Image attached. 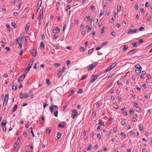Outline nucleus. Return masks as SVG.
I'll use <instances>...</instances> for the list:
<instances>
[{"mask_svg":"<svg viewBox=\"0 0 152 152\" xmlns=\"http://www.w3.org/2000/svg\"><path fill=\"white\" fill-rule=\"evenodd\" d=\"M98 64V62H94V64H91V66L88 68V71L93 70L94 68L97 66Z\"/></svg>","mask_w":152,"mask_h":152,"instance_id":"f257e3e1","label":"nucleus"},{"mask_svg":"<svg viewBox=\"0 0 152 152\" xmlns=\"http://www.w3.org/2000/svg\"><path fill=\"white\" fill-rule=\"evenodd\" d=\"M78 112L75 109L73 110L72 111V116L73 119H74L75 117L78 114Z\"/></svg>","mask_w":152,"mask_h":152,"instance_id":"f03ea898","label":"nucleus"},{"mask_svg":"<svg viewBox=\"0 0 152 152\" xmlns=\"http://www.w3.org/2000/svg\"><path fill=\"white\" fill-rule=\"evenodd\" d=\"M60 31L59 28L58 27H54L53 30V32L54 34H57Z\"/></svg>","mask_w":152,"mask_h":152,"instance_id":"7ed1b4c3","label":"nucleus"},{"mask_svg":"<svg viewBox=\"0 0 152 152\" xmlns=\"http://www.w3.org/2000/svg\"><path fill=\"white\" fill-rule=\"evenodd\" d=\"M116 65V62H114L107 69H106L105 72H107L112 69Z\"/></svg>","mask_w":152,"mask_h":152,"instance_id":"20e7f679","label":"nucleus"},{"mask_svg":"<svg viewBox=\"0 0 152 152\" xmlns=\"http://www.w3.org/2000/svg\"><path fill=\"white\" fill-rule=\"evenodd\" d=\"M92 76V77L90 81V83H92L95 81L97 79V77L96 75H93Z\"/></svg>","mask_w":152,"mask_h":152,"instance_id":"39448f33","label":"nucleus"},{"mask_svg":"<svg viewBox=\"0 0 152 152\" xmlns=\"http://www.w3.org/2000/svg\"><path fill=\"white\" fill-rule=\"evenodd\" d=\"M137 52L135 51V49H133L130 51L129 53V54L130 55H132L135 53H136Z\"/></svg>","mask_w":152,"mask_h":152,"instance_id":"423d86ee","label":"nucleus"},{"mask_svg":"<svg viewBox=\"0 0 152 152\" xmlns=\"http://www.w3.org/2000/svg\"><path fill=\"white\" fill-rule=\"evenodd\" d=\"M45 46V45L44 43L42 42L40 44V49L41 50H43Z\"/></svg>","mask_w":152,"mask_h":152,"instance_id":"0eeeda50","label":"nucleus"},{"mask_svg":"<svg viewBox=\"0 0 152 152\" xmlns=\"http://www.w3.org/2000/svg\"><path fill=\"white\" fill-rule=\"evenodd\" d=\"M61 133L60 132H57V138L58 139H59L61 138Z\"/></svg>","mask_w":152,"mask_h":152,"instance_id":"6e6552de","label":"nucleus"},{"mask_svg":"<svg viewBox=\"0 0 152 152\" xmlns=\"http://www.w3.org/2000/svg\"><path fill=\"white\" fill-rule=\"evenodd\" d=\"M147 19L148 21H150L151 19V16L150 14H147L146 15Z\"/></svg>","mask_w":152,"mask_h":152,"instance_id":"1a4fd4ad","label":"nucleus"},{"mask_svg":"<svg viewBox=\"0 0 152 152\" xmlns=\"http://www.w3.org/2000/svg\"><path fill=\"white\" fill-rule=\"evenodd\" d=\"M30 23H27L26 24V28H25V31H28V29L29 26H30Z\"/></svg>","mask_w":152,"mask_h":152,"instance_id":"9d476101","label":"nucleus"},{"mask_svg":"<svg viewBox=\"0 0 152 152\" xmlns=\"http://www.w3.org/2000/svg\"><path fill=\"white\" fill-rule=\"evenodd\" d=\"M8 100L7 99H4V103L3 105V107L5 106L7 103Z\"/></svg>","mask_w":152,"mask_h":152,"instance_id":"9b49d317","label":"nucleus"},{"mask_svg":"<svg viewBox=\"0 0 152 152\" xmlns=\"http://www.w3.org/2000/svg\"><path fill=\"white\" fill-rule=\"evenodd\" d=\"M17 85L16 83H15L12 86V89L14 91H15L17 89Z\"/></svg>","mask_w":152,"mask_h":152,"instance_id":"f8f14e48","label":"nucleus"},{"mask_svg":"<svg viewBox=\"0 0 152 152\" xmlns=\"http://www.w3.org/2000/svg\"><path fill=\"white\" fill-rule=\"evenodd\" d=\"M51 107H52L53 108V109H54L56 110H57L58 109V108L57 106L53 105V104H52L51 105Z\"/></svg>","mask_w":152,"mask_h":152,"instance_id":"ddd939ff","label":"nucleus"},{"mask_svg":"<svg viewBox=\"0 0 152 152\" xmlns=\"http://www.w3.org/2000/svg\"><path fill=\"white\" fill-rule=\"evenodd\" d=\"M6 124V122L5 121H3L1 124V126L2 127L5 126Z\"/></svg>","mask_w":152,"mask_h":152,"instance_id":"4468645a","label":"nucleus"},{"mask_svg":"<svg viewBox=\"0 0 152 152\" xmlns=\"http://www.w3.org/2000/svg\"><path fill=\"white\" fill-rule=\"evenodd\" d=\"M117 10L118 12H120L121 11V7L120 5H118L117 7Z\"/></svg>","mask_w":152,"mask_h":152,"instance_id":"2eb2a0df","label":"nucleus"},{"mask_svg":"<svg viewBox=\"0 0 152 152\" xmlns=\"http://www.w3.org/2000/svg\"><path fill=\"white\" fill-rule=\"evenodd\" d=\"M42 3V1L41 0H39L38 2L37 7H39L41 6Z\"/></svg>","mask_w":152,"mask_h":152,"instance_id":"dca6fc26","label":"nucleus"},{"mask_svg":"<svg viewBox=\"0 0 152 152\" xmlns=\"http://www.w3.org/2000/svg\"><path fill=\"white\" fill-rule=\"evenodd\" d=\"M17 107V105L16 104H15L13 107V108L12 109V111L13 112H14L16 111Z\"/></svg>","mask_w":152,"mask_h":152,"instance_id":"f3484780","label":"nucleus"},{"mask_svg":"<svg viewBox=\"0 0 152 152\" xmlns=\"http://www.w3.org/2000/svg\"><path fill=\"white\" fill-rule=\"evenodd\" d=\"M106 28V26H104L100 30V32L102 34H104V28Z\"/></svg>","mask_w":152,"mask_h":152,"instance_id":"a211bd4d","label":"nucleus"},{"mask_svg":"<svg viewBox=\"0 0 152 152\" xmlns=\"http://www.w3.org/2000/svg\"><path fill=\"white\" fill-rule=\"evenodd\" d=\"M121 136L122 137L124 138H125L126 137V135L123 132H121Z\"/></svg>","mask_w":152,"mask_h":152,"instance_id":"6ab92c4d","label":"nucleus"},{"mask_svg":"<svg viewBox=\"0 0 152 152\" xmlns=\"http://www.w3.org/2000/svg\"><path fill=\"white\" fill-rule=\"evenodd\" d=\"M136 108H137L136 110L138 112L140 113L142 112L141 108L140 107H137Z\"/></svg>","mask_w":152,"mask_h":152,"instance_id":"aec40b11","label":"nucleus"},{"mask_svg":"<svg viewBox=\"0 0 152 152\" xmlns=\"http://www.w3.org/2000/svg\"><path fill=\"white\" fill-rule=\"evenodd\" d=\"M62 73V71H61V70H59L58 71V77H60L61 76Z\"/></svg>","mask_w":152,"mask_h":152,"instance_id":"412c9836","label":"nucleus"},{"mask_svg":"<svg viewBox=\"0 0 152 152\" xmlns=\"http://www.w3.org/2000/svg\"><path fill=\"white\" fill-rule=\"evenodd\" d=\"M135 71L137 75L140 74L141 73V71L139 70V69H136Z\"/></svg>","mask_w":152,"mask_h":152,"instance_id":"4be33fe9","label":"nucleus"},{"mask_svg":"<svg viewBox=\"0 0 152 152\" xmlns=\"http://www.w3.org/2000/svg\"><path fill=\"white\" fill-rule=\"evenodd\" d=\"M46 83L48 85V86H50V82L49 80L48 79H47L46 80Z\"/></svg>","mask_w":152,"mask_h":152,"instance_id":"5701e85b","label":"nucleus"},{"mask_svg":"<svg viewBox=\"0 0 152 152\" xmlns=\"http://www.w3.org/2000/svg\"><path fill=\"white\" fill-rule=\"evenodd\" d=\"M33 61L32 59V58L30 62H29V64H28V66H31V65H32L33 64Z\"/></svg>","mask_w":152,"mask_h":152,"instance_id":"b1692460","label":"nucleus"},{"mask_svg":"<svg viewBox=\"0 0 152 152\" xmlns=\"http://www.w3.org/2000/svg\"><path fill=\"white\" fill-rule=\"evenodd\" d=\"M102 47V45H100L99 46L96 47V50H100Z\"/></svg>","mask_w":152,"mask_h":152,"instance_id":"393cba45","label":"nucleus"},{"mask_svg":"<svg viewBox=\"0 0 152 152\" xmlns=\"http://www.w3.org/2000/svg\"><path fill=\"white\" fill-rule=\"evenodd\" d=\"M32 55L33 57H35L37 55V50H35L34 51V52H33V53H32Z\"/></svg>","mask_w":152,"mask_h":152,"instance_id":"a878e982","label":"nucleus"},{"mask_svg":"<svg viewBox=\"0 0 152 152\" xmlns=\"http://www.w3.org/2000/svg\"><path fill=\"white\" fill-rule=\"evenodd\" d=\"M12 26L15 28H16L17 26L14 22H12L11 23Z\"/></svg>","mask_w":152,"mask_h":152,"instance_id":"bb28decb","label":"nucleus"},{"mask_svg":"<svg viewBox=\"0 0 152 152\" xmlns=\"http://www.w3.org/2000/svg\"><path fill=\"white\" fill-rule=\"evenodd\" d=\"M137 42H136L134 43H132V46L134 47H137Z\"/></svg>","mask_w":152,"mask_h":152,"instance_id":"cd10ccee","label":"nucleus"},{"mask_svg":"<svg viewBox=\"0 0 152 152\" xmlns=\"http://www.w3.org/2000/svg\"><path fill=\"white\" fill-rule=\"evenodd\" d=\"M58 126L59 127H61L62 128H64L66 126V125H64V124L62 125L60 124H58Z\"/></svg>","mask_w":152,"mask_h":152,"instance_id":"c85d7f7f","label":"nucleus"},{"mask_svg":"<svg viewBox=\"0 0 152 152\" xmlns=\"http://www.w3.org/2000/svg\"><path fill=\"white\" fill-rule=\"evenodd\" d=\"M113 105L114 107L116 109H117L118 108V104H116V103L113 104Z\"/></svg>","mask_w":152,"mask_h":152,"instance_id":"c756f323","label":"nucleus"},{"mask_svg":"<svg viewBox=\"0 0 152 152\" xmlns=\"http://www.w3.org/2000/svg\"><path fill=\"white\" fill-rule=\"evenodd\" d=\"M43 9H42V12L41 14V13H40L39 14V18L40 19H41L43 17Z\"/></svg>","mask_w":152,"mask_h":152,"instance_id":"7c9ffc66","label":"nucleus"},{"mask_svg":"<svg viewBox=\"0 0 152 152\" xmlns=\"http://www.w3.org/2000/svg\"><path fill=\"white\" fill-rule=\"evenodd\" d=\"M128 48V46L127 45H125L124 46V47L123 49V51H125Z\"/></svg>","mask_w":152,"mask_h":152,"instance_id":"2f4dec72","label":"nucleus"},{"mask_svg":"<svg viewBox=\"0 0 152 152\" xmlns=\"http://www.w3.org/2000/svg\"><path fill=\"white\" fill-rule=\"evenodd\" d=\"M92 146V144L91 143L89 145L87 148V150L88 151L90 150L91 149Z\"/></svg>","mask_w":152,"mask_h":152,"instance_id":"473e14b6","label":"nucleus"},{"mask_svg":"<svg viewBox=\"0 0 152 152\" xmlns=\"http://www.w3.org/2000/svg\"><path fill=\"white\" fill-rule=\"evenodd\" d=\"M79 50L81 52H83L85 50V48L84 47L82 46L80 48Z\"/></svg>","mask_w":152,"mask_h":152,"instance_id":"72a5a7b5","label":"nucleus"},{"mask_svg":"<svg viewBox=\"0 0 152 152\" xmlns=\"http://www.w3.org/2000/svg\"><path fill=\"white\" fill-rule=\"evenodd\" d=\"M58 111L57 110H56L54 113V116L56 117H57V116H58Z\"/></svg>","mask_w":152,"mask_h":152,"instance_id":"f704fd0d","label":"nucleus"},{"mask_svg":"<svg viewBox=\"0 0 152 152\" xmlns=\"http://www.w3.org/2000/svg\"><path fill=\"white\" fill-rule=\"evenodd\" d=\"M6 26L7 28V30L8 31H10V26L7 24L6 25Z\"/></svg>","mask_w":152,"mask_h":152,"instance_id":"c9c22d12","label":"nucleus"},{"mask_svg":"<svg viewBox=\"0 0 152 152\" xmlns=\"http://www.w3.org/2000/svg\"><path fill=\"white\" fill-rule=\"evenodd\" d=\"M94 49L93 48H91V49L89 50L88 52V54H91L92 52L94 50Z\"/></svg>","mask_w":152,"mask_h":152,"instance_id":"e433bc0d","label":"nucleus"},{"mask_svg":"<svg viewBox=\"0 0 152 152\" xmlns=\"http://www.w3.org/2000/svg\"><path fill=\"white\" fill-rule=\"evenodd\" d=\"M138 32V30L137 28H135L134 30H133V33H137Z\"/></svg>","mask_w":152,"mask_h":152,"instance_id":"4c0bfd02","label":"nucleus"},{"mask_svg":"<svg viewBox=\"0 0 152 152\" xmlns=\"http://www.w3.org/2000/svg\"><path fill=\"white\" fill-rule=\"evenodd\" d=\"M61 64L60 63H55L53 65L54 66L56 67H58L61 65Z\"/></svg>","mask_w":152,"mask_h":152,"instance_id":"58836bf2","label":"nucleus"},{"mask_svg":"<svg viewBox=\"0 0 152 152\" xmlns=\"http://www.w3.org/2000/svg\"><path fill=\"white\" fill-rule=\"evenodd\" d=\"M70 7H71L70 5H68L66 7V9L65 10V11H67L69 10L70 8Z\"/></svg>","mask_w":152,"mask_h":152,"instance_id":"ea45409f","label":"nucleus"},{"mask_svg":"<svg viewBox=\"0 0 152 152\" xmlns=\"http://www.w3.org/2000/svg\"><path fill=\"white\" fill-rule=\"evenodd\" d=\"M19 97L21 98H23L24 97V94L22 93H20L19 94Z\"/></svg>","mask_w":152,"mask_h":152,"instance_id":"a19ab883","label":"nucleus"},{"mask_svg":"<svg viewBox=\"0 0 152 152\" xmlns=\"http://www.w3.org/2000/svg\"><path fill=\"white\" fill-rule=\"evenodd\" d=\"M121 124L123 125H124L126 124V121L125 119H124L121 121Z\"/></svg>","mask_w":152,"mask_h":152,"instance_id":"79ce46f5","label":"nucleus"},{"mask_svg":"<svg viewBox=\"0 0 152 152\" xmlns=\"http://www.w3.org/2000/svg\"><path fill=\"white\" fill-rule=\"evenodd\" d=\"M133 33V29H130L129 31L127 32V33L128 34H131V33Z\"/></svg>","mask_w":152,"mask_h":152,"instance_id":"37998d69","label":"nucleus"},{"mask_svg":"<svg viewBox=\"0 0 152 152\" xmlns=\"http://www.w3.org/2000/svg\"><path fill=\"white\" fill-rule=\"evenodd\" d=\"M87 18H86L85 19V20L86 21V22H87L90 19V17L89 16H87L86 17Z\"/></svg>","mask_w":152,"mask_h":152,"instance_id":"c03bdc74","label":"nucleus"},{"mask_svg":"<svg viewBox=\"0 0 152 152\" xmlns=\"http://www.w3.org/2000/svg\"><path fill=\"white\" fill-rule=\"evenodd\" d=\"M24 97L25 99L27 98L28 97V94H27L26 93H24Z\"/></svg>","mask_w":152,"mask_h":152,"instance_id":"a18cd8bd","label":"nucleus"},{"mask_svg":"<svg viewBox=\"0 0 152 152\" xmlns=\"http://www.w3.org/2000/svg\"><path fill=\"white\" fill-rule=\"evenodd\" d=\"M48 105L47 103L46 102H44L43 104L44 109H45L46 106Z\"/></svg>","mask_w":152,"mask_h":152,"instance_id":"49530a36","label":"nucleus"},{"mask_svg":"<svg viewBox=\"0 0 152 152\" xmlns=\"http://www.w3.org/2000/svg\"><path fill=\"white\" fill-rule=\"evenodd\" d=\"M20 138H18L17 139V141H16V142L15 143H16L17 144H18L20 142Z\"/></svg>","mask_w":152,"mask_h":152,"instance_id":"de8ad7c7","label":"nucleus"},{"mask_svg":"<svg viewBox=\"0 0 152 152\" xmlns=\"http://www.w3.org/2000/svg\"><path fill=\"white\" fill-rule=\"evenodd\" d=\"M87 75H84V76H83L81 77V80H84V79H85L87 77Z\"/></svg>","mask_w":152,"mask_h":152,"instance_id":"09e8293b","label":"nucleus"},{"mask_svg":"<svg viewBox=\"0 0 152 152\" xmlns=\"http://www.w3.org/2000/svg\"><path fill=\"white\" fill-rule=\"evenodd\" d=\"M144 29V28L142 27H141L139 28V30L140 31H143Z\"/></svg>","mask_w":152,"mask_h":152,"instance_id":"8fccbe9b","label":"nucleus"},{"mask_svg":"<svg viewBox=\"0 0 152 152\" xmlns=\"http://www.w3.org/2000/svg\"><path fill=\"white\" fill-rule=\"evenodd\" d=\"M107 43V41H105L101 45H102V46L105 45H106Z\"/></svg>","mask_w":152,"mask_h":152,"instance_id":"3c124183","label":"nucleus"},{"mask_svg":"<svg viewBox=\"0 0 152 152\" xmlns=\"http://www.w3.org/2000/svg\"><path fill=\"white\" fill-rule=\"evenodd\" d=\"M135 88L137 90H139V91H140L141 90V88L138 87L137 85L135 86Z\"/></svg>","mask_w":152,"mask_h":152,"instance_id":"603ef678","label":"nucleus"},{"mask_svg":"<svg viewBox=\"0 0 152 152\" xmlns=\"http://www.w3.org/2000/svg\"><path fill=\"white\" fill-rule=\"evenodd\" d=\"M51 132V130L50 129H48L46 131V133L48 134H49Z\"/></svg>","mask_w":152,"mask_h":152,"instance_id":"864d4df0","label":"nucleus"},{"mask_svg":"<svg viewBox=\"0 0 152 152\" xmlns=\"http://www.w3.org/2000/svg\"><path fill=\"white\" fill-rule=\"evenodd\" d=\"M149 6V3L148 2H146L145 4V6L146 7H148Z\"/></svg>","mask_w":152,"mask_h":152,"instance_id":"5fc2aeb1","label":"nucleus"},{"mask_svg":"<svg viewBox=\"0 0 152 152\" xmlns=\"http://www.w3.org/2000/svg\"><path fill=\"white\" fill-rule=\"evenodd\" d=\"M139 42L140 43H142L143 42V40L142 39H139Z\"/></svg>","mask_w":152,"mask_h":152,"instance_id":"6e6d98bb","label":"nucleus"},{"mask_svg":"<svg viewBox=\"0 0 152 152\" xmlns=\"http://www.w3.org/2000/svg\"><path fill=\"white\" fill-rule=\"evenodd\" d=\"M83 92V89H80L79 91H77V93H81Z\"/></svg>","mask_w":152,"mask_h":152,"instance_id":"4d7b16f0","label":"nucleus"},{"mask_svg":"<svg viewBox=\"0 0 152 152\" xmlns=\"http://www.w3.org/2000/svg\"><path fill=\"white\" fill-rule=\"evenodd\" d=\"M21 76H22V77H23L22 79H21V81H22L25 78L26 76V75L25 74H23V75H22Z\"/></svg>","mask_w":152,"mask_h":152,"instance_id":"13d9d810","label":"nucleus"},{"mask_svg":"<svg viewBox=\"0 0 152 152\" xmlns=\"http://www.w3.org/2000/svg\"><path fill=\"white\" fill-rule=\"evenodd\" d=\"M129 113H132L133 114H134V112L133 110L132 109H131L129 110Z\"/></svg>","mask_w":152,"mask_h":152,"instance_id":"bf43d9fd","label":"nucleus"},{"mask_svg":"<svg viewBox=\"0 0 152 152\" xmlns=\"http://www.w3.org/2000/svg\"><path fill=\"white\" fill-rule=\"evenodd\" d=\"M31 67V66H29L28 65V66L27 67L26 69L29 71Z\"/></svg>","mask_w":152,"mask_h":152,"instance_id":"052dcab7","label":"nucleus"},{"mask_svg":"<svg viewBox=\"0 0 152 152\" xmlns=\"http://www.w3.org/2000/svg\"><path fill=\"white\" fill-rule=\"evenodd\" d=\"M50 109V111L51 112V113H52L53 112V108L52 107H49Z\"/></svg>","mask_w":152,"mask_h":152,"instance_id":"680f3d73","label":"nucleus"},{"mask_svg":"<svg viewBox=\"0 0 152 152\" xmlns=\"http://www.w3.org/2000/svg\"><path fill=\"white\" fill-rule=\"evenodd\" d=\"M113 131L115 132H116L117 131V127H115L113 129Z\"/></svg>","mask_w":152,"mask_h":152,"instance_id":"e2e57ef3","label":"nucleus"},{"mask_svg":"<svg viewBox=\"0 0 152 152\" xmlns=\"http://www.w3.org/2000/svg\"><path fill=\"white\" fill-rule=\"evenodd\" d=\"M74 92V91L73 90H72L71 91V92L69 93V96H71L72 94Z\"/></svg>","mask_w":152,"mask_h":152,"instance_id":"0e129e2a","label":"nucleus"},{"mask_svg":"<svg viewBox=\"0 0 152 152\" xmlns=\"http://www.w3.org/2000/svg\"><path fill=\"white\" fill-rule=\"evenodd\" d=\"M66 64L68 65V64H69L70 63V61H69V60H66Z\"/></svg>","mask_w":152,"mask_h":152,"instance_id":"69168bd1","label":"nucleus"},{"mask_svg":"<svg viewBox=\"0 0 152 152\" xmlns=\"http://www.w3.org/2000/svg\"><path fill=\"white\" fill-rule=\"evenodd\" d=\"M139 129L140 130H142L143 129V127L142 126L140 125L139 127Z\"/></svg>","mask_w":152,"mask_h":152,"instance_id":"338daca9","label":"nucleus"},{"mask_svg":"<svg viewBox=\"0 0 152 152\" xmlns=\"http://www.w3.org/2000/svg\"><path fill=\"white\" fill-rule=\"evenodd\" d=\"M97 137L99 139H100L101 138V136L100 134H97Z\"/></svg>","mask_w":152,"mask_h":152,"instance_id":"774afa93","label":"nucleus"}]
</instances>
